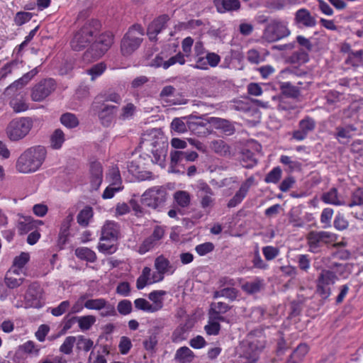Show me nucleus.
Returning a JSON list of instances; mask_svg holds the SVG:
<instances>
[{
  "mask_svg": "<svg viewBox=\"0 0 363 363\" xmlns=\"http://www.w3.org/2000/svg\"><path fill=\"white\" fill-rule=\"evenodd\" d=\"M100 28L101 24L98 20L88 21L74 33L70 41L71 48L74 51H81L94 42L83 55L85 62H91L101 57L113 43V35L110 32L101 34L95 40Z\"/></svg>",
  "mask_w": 363,
  "mask_h": 363,
  "instance_id": "obj_1",
  "label": "nucleus"
},
{
  "mask_svg": "<svg viewBox=\"0 0 363 363\" xmlns=\"http://www.w3.org/2000/svg\"><path fill=\"white\" fill-rule=\"evenodd\" d=\"M47 157V150L43 145H35L25 150L16 163V170L22 174H31L40 169Z\"/></svg>",
  "mask_w": 363,
  "mask_h": 363,
  "instance_id": "obj_2",
  "label": "nucleus"
},
{
  "mask_svg": "<svg viewBox=\"0 0 363 363\" xmlns=\"http://www.w3.org/2000/svg\"><path fill=\"white\" fill-rule=\"evenodd\" d=\"M33 121L30 118L21 117L11 120L6 128L8 138L13 142L24 138L30 131Z\"/></svg>",
  "mask_w": 363,
  "mask_h": 363,
  "instance_id": "obj_3",
  "label": "nucleus"
},
{
  "mask_svg": "<svg viewBox=\"0 0 363 363\" xmlns=\"http://www.w3.org/2000/svg\"><path fill=\"white\" fill-rule=\"evenodd\" d=\"M144 30L140 25H133L129 28L121 40V50L124 56L131 55L140 45Z\"/></svg>",
  "mask_w": 363,
  "mask_h": 363,
  "instance_id": "obj_4",
  "label": "nucleus"
},
{
  "mask_svg": "<svg viewBox=\"0 0 363 363\" xmlns=\"http://www.w3.org/2000/svg\"><path fill=\"white\" fill-rule=\"evenodd\" d=\"M167 191L162 186H154L142 195V203L153 209L162 208L167 199Z\"/></svg>",
  "mask_w": 363,
  "mask_h": 363,
  "instance_id": "obj_5",
  "label": "nucleus"
},
{
  "mask_svg": "<svg viewBox=\"0 0 363 363\" xmlns=\"http://www.w3.org/2000/svg\"><path fill=\"white\" fill-rule=\"evenodd\" d=\"M194 186L201 208L209 212L215 205V194L213 189L203 180L197 181Z\"/></svg>",
  "mask_w": 363,
  "mask_h": 363,
  "instance_id": "obj_6",
  "label": "nucleus"
},
{
  "mask_svg": "<svg viewBox=\"0 0 363 363\" xmlns=\"http://www.w3.org/2000/svg\"><path fill=\"white\" fill-rule=\"evenodd\" d=\"M91 109L98 116L101 124L104 126H108L115 118L118 107L99 101L96 99L92 104Z\"/></svg>",
  "mask_w": 363,
  "mask_h": 363,
  "instance_id": "obj_7",
  "label": "nucleus"
},
{
  "mask_svg": "<svg viewBox=\"0 0 363 363\" xmlns=\"http://www.w3.org/2000/svg\"><path fill=\"white\" fill-rule=\"evenodd\" d=\"M335 235L327 231L312 230L306 236L309 251L313 253L319 252V249L323 244L330 243L335 241Z\"/></svg>",
  "mask_w": 363,
  "mask_h": 363,
  "instance_id": "obj_8",
  "label": "nucleus"
},
{
  "mask_svg": "<svg viewBox=\"0 0 363 363\" xmlns=\"http://www.w3.org/2000/svg\"><path fill=\"white\" fill-rule=\"evenodd\" d=\"M338 279L335 271L329 267L328 269H322L317 279V291L323 298H327L331 294L330 285Z\"/></svg>",
  "mask_w": 363,
  "mask_h": 363,
  "instance_id": "obj_9",
  "label": "nucleus"
},
{
  "mask_svg": "<svg viewBox=\"0 0 363 363\" xmlns=\"http://www.w3.org/2000/svg\"><path fill=\"white\" fill-rule=\"evenodd\" d=\"M290 33L284 22L273 21L264 29L262 38L267 42L272 43L288 36Z\"/></svg>",
  "mask_w": 363,
  "mask_h": 363,
  "instance_id": "obj_10",
  "label": "nucleus"
},
{
  "mask_svg": "<svg viewBox=\"0 0 363 363\" xmlns=\"http://www.w3.org/2000/svg\"><path fill=\"white\" fill-rule=\"evenodd\" d=\"M55 89V82L52 79L40 82L32 89L31 99L34 101H42Z\"/></svg>",
  "mask_w": 363,
  "mask_h": 363,
  "instance_id": "obj_11",
  "label": "nucleus"
},
{
  "mask_svg": "<svg viewBox=\"0 0 363 363\" xmlns=\"http://www.w3.org/2000/svg\"><path fill=\"white\" fill-rule=\"evenodd\" d=\"M43 291L38 283L29 285L25 294V304L26 308H40L42 306Z\"/></svg>",
  "mask_w": 363,
  "mask_h": 363,
  "instance_id": "obj_12",
  "label": "nucleus"
},
{
  "mask_svg": "<svg viewBox=\"0 0 363 363\" xmlns=\"http://www.w3.org/2000/svg\"><path fill=\"white\" fill-rule=\"evenodd\" d=\"M164 278V275L159 271L156 270V272H152L150 267H145L143 268L141 274L137 279L136 287L138 289L140 290L147 285L162 281Z\"/></svg>",
  "mask_w": 363,
  "mask_h": 363,
  "instance_id": "obj_13",
  "label": "nucleus"
},
{
  "mask_svg": "<svg viewBox=\"0 0 363 363\" xmlns=\"http://www.w3.org/2000/svg\"><path fill=\"white\" fill-rule=\"evenodd\" d=\"M315 125L316 123L313 118L309 116L305 117L299 121L298 129L293 132V139L298 141L305 140L308 133L314 130Z\"/></svg>",
  "mask_w": 363,
  "mask_h": 363,
  "instance_id": "obj_14",
  "label": "nucleus"
},
{
  "mask_svg": "<svg viewBox=\"0 0 363 363\" xmlns=\"http://www.w3.org/2000/svg\"><path fill=\"white\" fill-rule=\"evenodd\" d=\"M119 238L120 225L114 221H106L101 229V241L116 242Z\"/></svg>",
  "mask_w": 363,
  "mask_h": 363,
  "instance_id": "obj_15",
  "label": "nucleus"
},
{
  "mask_svg": "<svg viewBox=\"0 0 363 363\" xmlns=\"http://www.w3.org/2000/svg\"><path fill=\"white\" fill-rule=\"evenodd\" d=\"M294 21L299 27L313 28L317 24L315 16L306 9H300L295 13Z\"/></svg>",
  "mask_w": 363,
  "mask_h": 363,
  "instance_id": "obj_16",
  "label": "nucleus"
},
{
  "mask_svg": "<svg viewBox=\"0 0 363 363\" xmlns=\"http://www.w3.org/2000/svg\"><path fill=\"white\" fill-rule=\"evenodd\" d=\"M254 182V178L252 177H249L246 179L240 186L239 190L235 193L233 197L230 199L227 206L228 208H234L245 198L250 188Z\"/></svg>",
  "mask_w": 363,
  "mask_h": 363,
  "instance_id": "obj_17",
  "label": "nucleus"
},
{
  "mask_svg": "<svg viewBox=\"0 0 363 363\" xmlns=\"http://www.w3.org/2000/svg\"><path fill=\"white\" fill-rule=\"evenodd\" d=\"M169 20V17L167 14L160 16L155 19L147 28V35L150 40H155L157 34H159L166 26Z\"/></svg>",
  "mask_w": 363,
  "mask_h": 363,
  "instance_id": "obj_18",
  "label": "nucleus"
},
{
  "mask_svg": "<svg viewBox=\"0 0 363 363\" xmlns=\"http://www.w3.org/2000/svg\"><path fill=\"white\" fill-rule=\"evenodd\" d=\"M89 171L91 188L97 190L103 181V168L101 163L99 162H91Z\"/></svg>",
  "mask_w": 363,
  "mask_h": 363,
  "instance_id": "obj_19",
  "label": "nucleus"
},
{
  "mask_svg": "<svg viewBox=\"0 0 363 363\" xmlns=\"http://www.w3.org/2000/svg\"><path fill=\"white\" fill-rule=\"evenodd\" d=\"M357 130L355 125L347 124L345 126H337L335 128V138L342 144L350 141L354 135V133Z\"/></svg>",
  "mask_w": 363,
  "mask_h": 363,
  "instance_id": "obj_20",
  "label": "nucleus"
},
{
  "mask_svg": "<svg viewBox=\"0 0 363 363\" xmlns=\"http://www.w3.org/2000/svg\"><path fill=\"white\" fill-rule=\"evenodd\" d=\"M140 162L141 158L132 160L128 164V171L141 181L152 179V172L144 171Z\"/></svg>",
  "mask_w": 363,
  "mask_h": 363,
  "instance_id": "obj_21",
  "label": "nucleus"
},
{
  "mask_svg": "<svg viewBox=\"0 0 363 363\" xmlns=\"http://www.w3.org/2000/svg\"><path fill=\"white\" fill-rule=\"evenodd\" d=\"M154 267L156 270L161 272L163 275L172 274L176 270V268L164 255H160L155 259Z\"/></svg>",
  "mask_w": 363,
  "mask_h": 363,
  "instance_id": "obj_22",
  "label": "nucleus"
},
{
  "mask_svg": "<svg viewBox=\"0 0 363 363\" xmlns=\"http://www.w3.org/2000/svg\"><path fill=\"white\" fill-rule=\"evenodd\" d=\"M213 3L218 12L220 13L237 11L240 7L238 0H213Z\"/></svg>",
  "mask_w": 363,
  "mask_h": 363,
  "instance_id": "obj_23",
  "label": "nucleus"
},
{
  "mask_svg": "<svg viewBox=\"0 0 363 363\" xmlns=\"http://www.w3.org/2000/svg\"><path fill=\"white\" fill-rule=\"evenodd\" d=\"M208 122L215 128L221 130L228 135H232L235 131L233 125L228 120L220 118L211 117L208 119Z\"/></svg>",
  "mask_w": 363,
  "mask_h": 363,
  "instance_id": "obj_24",
  "label": "nucleus"
},
{
  "mask_svg": "<svg viewBox=\"0 0 363 363\" xmlns=\"http://www.w3.org/2000/svg\"><path fill=\"white\" fill-rule=\"evenodd\" d=\"M264 286V281L260 278H255L252 281H246L241 286L242 290L249 295L260 292Z\"/></svg>",
  "mask_w": 363,
  "mask_h": 363,
  "instance_id": "obj_25",
  "label": "nucleus"
},
{
  "mask_svg": "<svg viewBox=\"0 0 363 363\" xmlns=\"http://www.w3.org/2000/svg\"><path fill=\"white\" fill-rule=\"evenodd\" d=\"M167 294V291L164 290H155L148 294V298L152 303V307L154 308V312H157L163 308L164 306V296Z\"/></svg>",
  "mask_w": 363,
  "mask_h": 363,
  "instance_id": "obj_26",
  "label": "nucleus"
},
{
  "mask_svg": "<svg viewBox=\"0 0 363 363\" xmlns=\"http://www.w3.org/2000/svg\"><path fill=\"white\" fill-rule=\"evenodd\" d=\"M209 147L213 152L220 156L228 157L231 154L230 146L222 140L211 141Z\"/></svg>",
  "mask_w": 363,
  "mask_h": 363,
  "instance_id": "obj_27",
  "label": "nucleus"
},
{
  "mask_svg": "<svg viewBox=\"0 0 363 363\" xmlns=\"http://www.w3.org/2000/svg\"><path fill=\"white\" fill-rule=\"evenodd\" d=\"M20 272L17 269H11L7 272L4 278V282L6 286L9 289H15L20 286L24 281L23 278L17 279L13 275H18Z\"/></svg>",
  "mask_w": 363,
  "mask_h": 363,
  "instance_id": "obj_28",
  "label": "nucleus"
},
{
  "mask_svg": "<svg viewBox=\"0 0 363 363\" xmlns=\"http://www.w3.org/2000/svg\"><path fill=\"white\" fill-rule=\"evenodd\" d=\"M194 52L196 57L194 68L200 69H207V64L204 57L202 56L205 52V48L202 42H196L194 45Z\"/></svg>",
  "mask_w": 363,
  "mask_h": 363,
  "instance_id": "obj_29",
  "label": "nucleus"
},
{
  "mask_svg": "<svg viewBox=\"0 0 363 363\" xmlns=\"http://www.w3.org/2000/svg\"><path fill=\"white\" fill-rule=\"evenodd\" d=\"M321 200L328 204L335 206H343L345 205V202L340 200L338 197L337 190L335 188L331 189L326 193H324L321 196Z\"/></svg>",
  "mask_w": 363,
  "mask_h": 363,
  "instance_id": "obj_30",
  "label": "nucleus"
},
{
  "mask_svg": "<svg viewBox=\"0 0 363 363\" xmlns=\"http://www.w3.org/2000/svg\"><path fill=\"white\" fill-rule=\"evenodd\" d=\"M194 358V352L187 347L179 348L175 353L174 359L179 363H189Z\"/></svg>",
  "mask_w": 363,
  "mask_h": 363,
  "instance_id": "obj_31",
  "label": "nucleus"
},
{
  "mask_svg": "<svg viewBox=\"0 0 363 363\" xmlns=\"http://www.w3.org/2000/svg\"><path fill=\"white\" fill-rule=\"evenodd\" d=\"M189 328L186 325H179L172 333L171 340L174 343L181 342L188 337Z\"/></svg>",
  "mask_w": 363,
  "mask_h": 363,
  "instance_id": "obj_32",
  "label": "nucleus"
},
{
  "mask_svg": "<svg viewBox=\"0 0 363 363\" xmlns=\"http://www.w3.org/2000/svg\"><path fill=\"white\" fill-rule=\"evenodd\" d=\"M72 320L77 321L79 328L82 331L89 330L96 320V317L92 315L74 317Z\"/></svg>",
  "mask_w": 363,
  "mask_h": 363,
  "instance_id": "obj_33",
  "label": "nucleus"
},
{
  "mask_svg": "<svg viewBox=\"0 0 363 363\" xmlns=\"http://www.w3.org/2000/svg\"><path fill=\"white\" fill-rule=\"evenodd\" d=\"M196 125V123L194 122H189L188 125H186V123L184 122L183 119L176 118H174L172 123H171V128L174 131L183 133L187 131V128H189L191 130H194V126Z\"/></svg>",
  "mask_w": 363,
  "mask_h": 363,
  "instance_id": "obj_34",
  "label": "nucleus"
},
{
  "mask_svg": "<svg viewBox=\"0 0 363 363\" xmlns=\"http://www.w3.org/2000/svg\"><path fill=\"white\" fill-rule=\"evenodd\" d=\"M75 255L81 259L89 262H94L96 259V255L94 251L87 247H78L75 250Z\"/></svg>",
  "mask_w": 363,
  "mask_h": 363,
  "instance_id": "obj_35",
  "label": "nucleus"
},
{
  "mask_svg": "<svg viewBox=\"0 0 363 363\" xmlns=\"http://www.w3.org/2000/svg\"><path fill=\"white\" fill-rule=\"evenodd\" d=\"M174 199L182 208H186L191 202V195L186 191H177L174 194Z\"/></svg>",
  "mask_w": 363,
  "mask_h": 363,
  "instance_id": "obj_36",
  "label": "nucleus"
},
{
  "mask_svg": "<svg viewBox=\"0 0 363 363\" xmlns=\"http://www.w3.org/2000/svg\"><path fill=\"white\" fill-rule=\"evenodd\" d=\"M238 291L233 287L223 288L219 291H216L213 294V298L225 297L230 301H234L238 296Z\"/></svg>",
  "mask_w": 363,
  "mask_h": 363,
  "instance_id": "obj_37",
  "label": "nucleus"
},
{
  "mask_svg": "<svg viewBox=\"0 0 363 363\" xmlns=\"http://www.w3.org/2000/svg\"><path fill=\"white\" fill-rule=\"evenodd\" d=\"M280 89L284 95L292 98H297L300 95L299 88L289 82H281L280 84Z\"/></svg>",
  "mask_w": 363,
  "mask_h": 363,
  "instance_id": "obj_38",
  "label": "nucleus"
},
{
  "mask_svg": "<svg viewBox=\"0 0 363 363\" xmlns=\"http://www.w3.org/2000/svg\"><path fill=\"white\" fill-rule=\"evenodd\" d=\"M93 216V210L91 207H85L82 209L79 214L77 215V223L84 227H86L89 225L90 219Z\"/></svg>",
  "mask_w": 363,
  "mask_h": 363,
  "instance_id": "obj_39",
  "label": "nucleus"
},
{
  "mask_svg": "<svg viewBox=\"0 0 363 363\" xmlns=\"http://www.w3.org/2000/svg\"><path fill=\"white\" fill-rule=\"evenodd\" d=\"M363 205V187L357 188L351 194L350 201L347 203L350 208Z\"/></svg>",
  "mask_w": 363,
  "mask_h": 363,
  "instance_id": "obj_40",
  "label": "nucleus"
},
{
  "mask_svg": "<svg viewBox=\"0 0 363 363\" xmlns=\"http://www.w3.org/2000/svg\"><path fill=\"white\" fill-rule=\"evenodd\" d=\"M51 146L53 149H60L65 142V134L60 129L54 131L50 138Z\"/></svg>",
  "mask_w": 363,
  "mask_h": 363,
  "instance_id": "obj_41",
  "label": "nucleus"
},
{
  "mask_svg": "<svg viewBox=\"0 0 363 363\" xmlns=\"http://www.w3.org/2000/svg\"><path fill=\"white\" fill-rule=\"evenodd\" d=\"M61 123L68 128H73L79 125V121L76 116L71 113H66L60 117Z\"/></svg>",
  "mask_w": 363,
  "mask_h": 363,
  "instance_id": "obj_42",
  "label": "nucleus"
},
{
  "mask_svg": "<svg viewBox=\"0 0 363 363\" xmlns=\"http://www.w3.org/2000/svg\"><path fill=\"white\" fill-rule=\"evenodd\" d=\"M29 259L30 255L28 252H21L20 255L14 258L11 269H17L19 272L28 262Z\"/></svg>",
  "mask_w": 363,
  "mask_h": 363,
  "instance_id": "obj_43",
  "label": "nucleus"
},
{
  "mask_svg": "<svg viewBox=\"0 0 363 363\" xmlns=\"http://www.w3.org/2000/svg\"><path fill=\"white\" fill-rule=\"evenodd\" d=\"M77 338V349L79 350H84L88 352L94 345V342L89 339L86 338L83 335H79Z\"/></svg>",
  "mask_w": 363,
  "mask_h": 363,
  "instance_id": "obj_44",
  "label": "nucleus"
},
{
  "mask_svg": "<svg viewBox=\"0 0 363 363\" xmlns=\"http://www.w3.org/2000/svg\"><path fill=\"white\" fill-rule=\"evenodd\" d=\"M134 305L136 309L143 311L147 313H155L154 308L152 307L151 303L143 298H136L134 301Z\"/></svg>",
  "mask_w": 363,
  "mask_h": 363,
  "instance_id": "obj_45",
  "label": "nucleus"
},
{
  "mask_svg": "<svg viewBox=\"0 0 363 363\" xmlns=\"http://www.w3.org/2000/svg\"><path fill=\"white\" fill-rule=\"evenodd\" d=\"M77 338L74 336H68L65 338L64 342L60 347V351L65 354H69L72 352V348L76 342Z\"/></svg>",
  "mask_w": 363,
  "mask_h": 363,
  "instance_id": "obj_46",
  "label": "nucleus"
},
{
  "mask_svg": "<svg viewBox=\"0 0 363 363\" xmlns=\"http://www.w3.org/2000/svg\"><path fill=\"white\" fill-rule=\"evenodd\" d=\"M104 298L89 299L84 303V307L90 310H101L105 306Z\"/></svg>",
  "mask_w": 363,
  "mask_h": 363,
  "instance_id": "obj_47",
  "label": "nucleus"
},
{
  "mask_svg": "<svg viewBox=\"0 0 363 363\" xmlns=\"http://www.w3.org/2000/svg\"><path fill=\"white\" fill-rule=\"evenodd\" d=\"M155 149L152 150V153L153 155V159H152V161L153 162H162L165 154H166V145L163 143L162 145H160L158 147H156V146H154Z\"/></svg>",
  "mask_w": 363,
  "mask_h": 363,
  "instance_id": "obj_48",
  "label": "nucleus"
},
{
  "mask_svg": "<svg viewBox=\"0 0 363 363\" xmlns=\"http://www.w3.org/2000/svg\"><path fill=\"white\" fill-rule=\"evenodd\" d=\"M281 177V169L277 167L272 169L265 177L264 182L266 183H277Z\"/></svg>",
  "mask_w": 363,
  "mask_h": 363,
  "instance_id": "obj_49",
  "label": "nucleus"
},
{
  "mask_svg": "<svg viewBox=\"0 0 363 363\" xmlns=\"http://www.w3.org/2000/svg\"><path fill=\"white\" fill-rule=\"evenodd\" d=\"M132 303L130 301L124 299L118 302L117 310L121 315H126L132 312Z\"/></svg>",
  "mask_w": 363,
  "mask_h": 363,
  "instance_id": "obj_50",
  "label": "nucleus"
},
{
  "mask_svg": "<svg viewBox=\"0 0 363 363\" xmlns=\"http://www.w3.org/2000/svg\"><path fill=\"white\" fill-rule=\"evenodd\" d=\"M98 248L100 252L104 254H113L117 250L115 242H110L108 241L102 242L101 240Z\"/></svg>",
  "mask_w": 363,
  "mask_h": 363,
  "instance_id": "obj_51",
  "label": "nucleus"
},
{
  "mask_svg": "<svg viewBox=\"0 0 363 363\" xmlns=\"http://www.w3.org/2000/svg\"><path fill=\"white\" fill-rule=\"evenodd\" d=\"M136 107L132 103H129L121 109V113L119 118L121 120H126L130 118L135 113Z\"/></svg>",
  "mask_w": 363,
  "mask_h": 363,
  "instance_id": "obj_52",
  "label": "nucleus"
},
{
  "mask_svg": "<svg viewBox=\"0 0 363 363\" xmlns=\"http://www.w3.org/2000/svg\"><path fill=\"white\" fill-rule=\"evenodd\" d=\"M157 342L158 339L157 335L152 334L143 341V346L146 350L153 352L155 351Z\"/></svg>",
  "mask_w": 363,
  "mask_h": 363,
  "instance_id": "obj_53",
  "label": "nucleus"
},
{
  "mask_svg": "<svg viewBox=\"0 0 363 363\" xmlns=\"http://www.w3.org/2000/svg\"><path fill=\"white\" fill-rule=\"evenodd\" d=\"M105 69L106 65L104 63H99L87 69L86 72L88 74L91 76V80H94L97 77L102 74Z\"/></svg>",
  "mask_w": 363,
  "mask_h": 363,
  "instance_id": "obj_54",
  "label": "nucleus"
},
{
  "mask_svg": "<svg viewBox=\"0 0 363 363\" xmlns=\"http://www.w3.org/2000/svg\"><path fill=\"white\" fill-rule=\"evenodd\" d=\"M334 227L338 230H344L347 228L349 222L342 214L337 213L333 221Z\"/></svg>",
  "mask_w": 363,
  "mask_h": 363,
  "instance_id": "obj_55",
  "label": "nucleus"
},
{
  "mask_svg": "<svg viewBox=\"0 0 363 363\" xmlns=\"http://www.w3.org/2000/svg\"><path fill=\"white\" fill-rule=\"evenodd\" d=\"M33 17V13L29 12L19 11L14 17V22L17 26H22L28 22Z\"/></svg>",
  "mask_w": 363,
  "mask_h": 363,
  "instance_id": "obj_56",
  "label": "nucleus"
},
{
  "mask_svg": "<svg viewBox=\"0 0 363 363\" xmlns=\"http://www.w3.org/2000/svg\"><path fill=\"white\" fill-rule=\"evenodd\" d=\"M108 177L110 179L111 185L112 186H122L121 185V177L120 172L118 168L113 167L110 169Z\"/></svg>",
  "mask_w": 363,
  "mask_h": 363,
  "instance_id": "obj_57",
  "label": "nucleus"
},
{
  "mask_svg": "<svg viewBox=\"0 0 363 363\" xmlns=\"http://www.w3.org/2000/svg\"><path fill=\"white\" fill-rule=\"evenodd\" d=\"M70 308V303L69 301H64L61 302L57 307L51 308V313L54 316H60L64 314Z\"/></svg>",
  "mask_w": 363,
  "mask_h": 363,
  "instance_id": "obj_58",
  "label": "nucleus"
},
{
  "mask_svg": "<svg viewBox=\"0 0 363 363\" xmlns=\"http://www.w3.org/2000/svg\"><path fill=\"white\" fill-rule=\"evenodd\" d=\"M230 306L223 302L212 303L211 306L210 313H225L229 311Z\"/></svg>",
  "mask_w": 363,
  "mask_h": 363,
  "instance_id": "obj_59",
  "label": "nucleus"
},
{
  "mask_svg": "<svg viewBox=\"0 0 363 363\" xmlns=\"http://www.w3.org/2000/svg\"><path fill=\"white\" fill-rule=\"evenodd\" d=\"M157 243L150 237L147 238L140 245L138 249L140 254L143 255L152 249Z\"/></svg>",
  "mask_w": 363,
  "mask_h": 363,
  "instance_id": "obj_60",
  "label": "nucleus"
},
{
  "mask_svg": "<svg viewBox=\"0 0 363 363\" xmlns=\"http://www.w3.org/2000/svg\"><path fill=\"white\" fill-rule=\"evenodd\" d=\"M116 291L122 296H129L131 291L130 285L127 281L120 282L116 287Z\"/></svg>",
  "mask_w": 363,
  "mask_h": 363,
  "instance_id": "obj_61",
  "label": "nucleus"
},
{
  "mask_svg": "<svg viewBox=\"0 0 363 363\" xmlns=\"http://www.w3.org/2000/svg\"><path fill=\"white\" fill-rule=\"evenodd\" d=\"M118 347L121 354H127L132 347L130 339L125 336L121 337L118 345Z\"/></svg>",
  "mask_w": 363,
  "mask_h": 363,
  "instance_id": "obj_62",
  "label": "nucleus"
},
{
  "mask_svg": "<svg viewBox=\"0 0 363 363\" xmlns=\"http://www.w3.org/2000/svg\"><path fill=\"white\" fill-rule=\"evenodd\" d=\"M262 252L266 259L272 260L279 255V250L273 246H266L262 248Z\"/></svg>",
  "mask_w": 363,
  "mask_h": 363,
  "instance_id": "obj_63",
  "label": "nucleus"
},
{
  "mask_svg": "<svg viewBox=\"0 0 363 363\" xmlns=\"http://www.w3.org/2000/svg\"><path fill=\"white\" fill-rule=\"evenodd\" d=\"M21 347L23 350L26 353L32 354L35 356H38L39 354L40 348L31 340L27 341Z\"/></svg>",
  "mask_w": 363,
  "mask_h": 363,
  "instance_id": "obj_64",
  "label": "nucleus"
}]
</instances>
